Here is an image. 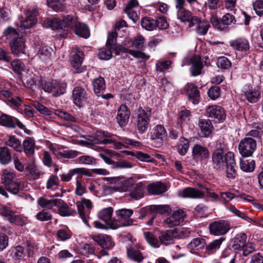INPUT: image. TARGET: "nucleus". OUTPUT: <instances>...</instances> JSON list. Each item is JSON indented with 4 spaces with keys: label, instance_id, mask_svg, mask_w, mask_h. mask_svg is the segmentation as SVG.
I'll return each mask as SVG.
<instances>
[{
    "label": "nucleus",
    "instance_id": "f257e3e1",
    "mask_svg": "<svg viewBox=\"0 0 263 263\" xmlns=\"http://www.w3.org/2000/svg\"><path fill=\"white\" fill-rule=\"evenodd\" d=\"M44 25L46 27L54 29H64L66 28L74 29L77 35L84 38H88L90 33L86 25L78 22L76 17L68 15L62 20L59 18L47 19L44 21Z\"/></svg>",
    "mask_w": 263,
    "mask_h": 263
},
{
    "label": "nucleus",
    "instance_id": "f03ea898",
    "mask_svg": "<svg viewBox=\"0 0 263 263\" xmlns=\"http://www.w3.org/2000/svg\"><path fill=\"white\" fill-rule=\"evenodd\" d=\"M124 46H118L116 49L124 53H128L137 59L148 60L150 57L139 50H143L145 46V39L141 35H138L133 41L126 39L124 43Z\"/></svg>",
    "mask_w": 263,
    "mask_h": 263
},
{
    "label": "nucleus",
    "instance_id": "7ed1b4c3",
    "mask_svg": "<svg viewBox=\"0 0 263 263\" xmlns=\"http://www.w3.org/2000/svg\"><path fill=\"white\" fill-rule=\"evenodd\" d=\"M144 189V186L142 182L135 183L133 179L130 178L124 181L120 191L128 192L129 197L133 200H137L143 197Z\"/></svg>",
    "mask_w": 263,
    "mask_h": 263
},
{
    "label": "nucleus",
    "instance_id": "20e7f679",
    "mask_svg": "<svg viewBox=\"0 0 263 263\" xmlns=\"http://www.w3.org/2000/svg\"><path fill=\"white\" fill-rule=\"evenodd\" d=\"M190 233L187 229L184 228H176L162 232L159 236L160 245L165 246L172 243L176 238H179L182 236H186Z\"/></svg>",
    "mask_w": 263,
    "mask_h": 263
},
{
    "label": "nucleus",
    "instance_id": "39448f33",
    "mask_svg": "<svg viewBox=\"0 0 263 263\" xmlns=\"http://www.w3.org/2000/svg\"><path fill=\"white\" fill-rule=\"evenodd\" d=\"M151 118V109L145 110L139 108L137 113L136 128L141 134L146 132Z\"/></svg>",
    "mask_w": 263,
    "mask_h": 263
},
{
    "label": "nucleus",
    "instance_id": "423d86ee",
    "mask_svg": "<svg viewBox=\"0 0 263 263\" xmlns=\"http://www.w3.org/2000/svg\"><path fill=\"white\" fill-rule=\"evenodd\" d=\"M238 148L242 157H251L256 148V141L253 138L246 137L240 141Z\"/></svg>",
    "mask_w": 263,
    "mask_h": 263
},
{
    "label": "nucleus",
    "instance_id": "0eeeda50",
    "mask_svg": "<svg viewBox=\"0 0 263 263\" xmlns=\"http://www.w3.org/2000/svg\"><path fill=\"white\" fill-rule=\"evenodd\" d=\"M190 64V71L192 76L196 77L202 73L203 65L200 56L195 55L191 58H184L182 62L181 66L183 67Z\"/></svg>",
    "mask_w": 263,
    "mask_h": 263
},
{
    "label": "nucleus",
    "instance_id": "6e6552de",
    "mask_svg": "<svg viewBox=\"0 0 263 263\" xmlns=\"http://www.w3.org/2000/svg\"><path fill=\"white\" fill-rule=\"evenodd\" d=\"M2 215L7 218L8 220L16 225L23 226L28 222L27 218L21 215H17L6 206H3L0 209Z\"/></svg>",
    "mask_w": 263,
    "mask_h": 263
},
{
    "label": "nucleus",
    "instance_id": "1a4fd4ad",
    "mask_svg": "<svg viewBox=\"0 0 263 263\" xmlns=\"http://www.w3.org/2000/svg\"><path fill=\"white\" fill-rule=\"evenodd\" d=\"M116 215L118 218V223L119 228L122 227H127L133 224L134 220L130 219V217L133 214V211L129 209H121L116 210Z\"/></svg>",
    "mask_w": 263,
    "mask_h": 263
},
{
    "label": "nucleus",
    "instance_id": "9d476101",
    "mask_svg": "<svg viewBox=\"0 0 263 263\" xmlns=\"http://www.w3.org/2000/svg\"><path fill=\"white\" fill-rule=\"evenodd\" d=\"M113 209L111 207L104 208L98 213L99 219L105 222L110 229L116 230L119 228L118 220L112 218Z\"/></svg>",
    "mask_w": 263,
    "mask_h": 263
},
{
    "label": "nucleus",
    "instance_id": "9b49d317",
    "mask_svg": "<svg viewBox=\"0 0 263 263\" xmlns=\"http://www.w3.org/2000/svg\"><path fill=\"white\" fill-rule=\"evenodd\" d=\"M77 206L79 214L86 225L90 228V225L87 222V217H88L89 210L92 207V203L89 199L82 198L81 201L77 202Z\"/></svg>",
    "mask_w": 263,
    "mask_h": 263
},
{
    "label": "nucleus",
    "instance_id": "f8f14e48",
    "mask_svg": "<svg viewBox=\"0 0 263 263\" xmlns=\"http://www.w3.org/2000/svg\"><path fill=\"white\" fill-rule=\"evenodd\" d=\"M210 233L215 236H220L226 234L230 229L229 223L223 220L215 221L209 225Z\"/></svg>",
    "mask_w": 263,
    "mask_h": 263
},
{
    "label": "nucleus",
    "instance_id": "ddd939ff",
    "mask_svg": "<svg viewBox=\"0 0 263 263\" xmlns=\"http://www.w3.org/2000/svg\"><path fill=\"white\" fill-rule=\"evenodd\" d=\"M226 164V174L227 178L234 179L237 176L235 170L236 163L234 159V154L231 152H228L224 156Z\"/></svg>",
    "mask_w": 263,
    "mask_h": 263
},
{
    "label": "nucleus",
    "instance_id": "4468645a",
    "mask_svg": "<svg viewBox=\"0 0 263 263\" xmlns=\"http://www.w3.org/2000/svg\"><path fill=\"white\" fill-rule=\"evenodd\" d=\"M0 125L9 128H14L17 125L21 129L25 128V125L17 118L5 114L0 116Z\"/></svg>",
    "mask_w": 263,
    "mask_h": 263
},
{
    "label": "nucleus",
    "instance_id": "2eb2a0df",
    "mask_svg": "<svg viewBox=\"0 0 263 263\" xmlns=\"http://www.w3.org/2000/svg\"><path fill=\"white\" fill-rule=\"evenodd\" d=\"M186 216L185 213L182 210L179 209L174 211L165 220L164 223L170 227L177 226L184 221Z\"/></svg>",
    "mask_w": 263,
    "mask_h": 263
},
{
    "label": "nucleus",
    "instance_id": "dca6fc26",
    "mask_svg": "<svg viewBox=\"0 0 263 263\" xmlns=\"http://www.w3.org/2000/svg\"><path fill=\"white\" fill-rule=\"evenodd\" d=\"M24 13L26 18L21 22L20 28L22 29H29L35 25L37 23L36 16L37 14V10L36 9L25 10Z\"/></svg>",
    "mask_w": 263,
    "mask_h": 263
},
{
    "label": "nucleus",
    "instance_id": "f3484780",
    "mask_svg": "<svg viewBox=\"0 0 263 263\" xmlns=\"http://www.w3.org/2000/svg\"><path fill=\"white\" fill-rule=\"evenodd\" d=\"M206 115L211 119L222 122L226 118L224 109L220 106L212 105L206 109Z\"/></svg>",
    "mask_w": 263,
    "mask_h": 263
},
{
    "label": "nucleus",
    "instance_id": "a211bd4d",
    "mask_svg": "<svg viewBox=\"0 0 263 263\" xmlns=\"http://www.w3.org/2000/svg\"><path fill=\"white\" fill-rule=\"evenodd\" d=\"M91 239L102 248L111 249L114 246V242L111 238L104 234H97L91 235Z\"/></svg>",
    "mask_w": 263,
    "mask_h": 263
},
{
    "label": "nucleus",
    "instance_id": "6ab92c4d",
    "mask_svg": "<svg viewBox=\"0 0 263 263\" xmlns=\"http://www.w3.org/2000/svg\"><path fill=\"white\" fill-rule=\"evenodd\" d=\"M229 44L233 49L243 53H246L250 49L249 42L246 38H236L230 41Z\"/></svg>",
    "mask_w": 263,
    "mask_h": 263
},
{
    "label": "nucleus",
    "instance_id": "aec40b11",
    "mask_svg": "<svg viewBox=\"0 0 263 263\" xmlns=\"http://www.w3.org/2000/svg\"><path fill=\"white\" fill-rule=\"evenodd\" d=\"M196 25L195 31L200 35H204L206 34L210 26L209 22L206 21H200L198 17L193 18L191 24H189L190 27Z\"/></svg>",
    "mask_w": 263,
    "mask_h": 263
},
{
    "label": "nucleus",
    "instance_id": "412c9836",
    "mask_svg": "<svg viewBox=\"0 0 263 263\" xmlns=\"http://www.w3.org/2000/svg\"><path fill=\"white\" fill-rule=\"evenodd\" d=\"M130 112L128 107L124 104L121 105L118 110L117 120L121 127L126 125L129 121Z\"/></svg>",
    "mask_w": 263,
    "mask_h": 263
},
{
    "label": "nucleus",
    "instance_id": "4be33fe9",
    "mask_svg": "<svg viewBox=\"0 0 263 263\" xmlns=\"http://www.w3.org/2000/svg\"><path fill=\"white\" fill-rule=\"evenodd\" d=\"M55 80H50L46 81L44 84H42L43 89L45 91L52 93L54 97H58L61 95L64 94L66 92V85L62 84L60 87V90L58 91L55 89L56 83H54Z\"/></svg>",
    "mask_w": 263,
    "mask_h": 263
},
{
    "label": "nucleus",
    "instance_id": "5701e85b",
    "mask_svg": "<svg viewBox=\"0 0 263 263\" xmlns=\"http://www.w3.org/2000/svg\"><path fill=\"white\" fill-rule=\"evenodd\" d=\"M189 100L194 104H197L200 100V92L197 88L193 84H187L184 87Z\"/></svg>",
    "mask_w": 263,
    "mask_h": 263
},
{
    "label": "nucleus",
    "instance_id": "b1692460",
    "mask_svg": "<svg viewBox=\"0 0 263 263\" xmlns=\"http://www.w3.org/2000/svg\"><path fill=\"white\" fill-rule=\"evenodd\" d=\"M198 126L200 129L199 134L201 137H209L214 129L211 121L209 119H199Z\"/></svg>",
    "mask_w": 263,
    "mask_h": 263
},
{
    "label": "nucleus",
    "instance_id": "393cba45",
    "mask_svg": "<svg viewBox=\"0 0 263 263\" xmlns=\"http://www.w3.org/2000/svg\"><path fill=\"white\" fill-rule=\"evenodd\" d=\"M166 136V131L164 126L161 125L155 126L151 133V139L159 143H163Z\"/></svg>",
    "mask_w": 263,
    "mask_h": 263
},
{
    "label": "nucleus",
    "instance_id": "a878e982",
    "mask_svg": "<svg viewBox=\"0 0 263 263\" xmlns=\"http://www.w3.org/2000/svg\"><path fill=\"white\" fill-rule=\"evenodd\" d=\"M138 6L137 0H130L124 8L125 12L134 23H136L139 19L138 14L135 10L138 8Z\"/></svg>",
    "mask_w": 263,
    "mask_h": 263
},
{
    "label": "nucleus",
    "instance_id": "bb28decb",
    "mask_svg": "<svg viewBox=\"0 0 263 263\" xmlns=\"http://www.w3.org/2000/svg\"><path fill=\"white\" fill-rule=\"evenodd\" d=\"M193 156L199 160H205L209 157L210 153L208 148L200 144H195L192 149Z\"/></svg>",
    "mask_w": 263,
    "mask_h": 263
},
{
    "label": "nucleus",
    "instance_id": "cd10ccee",
    "mask_svg": "<svg viewBox=\"0 0 263 263\" xmlns=\"http://www.w3.org/2000/svg\"><path fill=\"white\" fill-rule=\"evenodd\" d=\"M72 97L74 103L80 107L87 98L86 91L81 87H76L73 90Z\"/></svg>",
    "mask_w": 263,
    "mask_h": 263
},
{
    "label": "nucleus",
    "instance_id": "c85d7f7f",
    "mask_svg": "<svg viewBox=\"0 0 263 263\" xmlns=\"http://www.w3.org/2000/svg\"><path fill=\"white\" fill-rule=\"evenodd\" d=\"M12 53L18 56L21 54L25 53V46L24 41L21 37H17L15 40L11 41L10 43Z\"/></svg>",
    "mask_w": 263,
    "mask_h": 263
},
{
    "label": "nucleus",
    "instance_id": "c756f323",
    "mask_svg": "<svg viewBox=\"0 0 263 263\" xmlns=\"http://www.w3.org/2000/svg\"><path fill=\"white\" fill-rule=\"evenodd\" d=\"M178 196L183 198H202L204 193L192 187H186L178 193Z\"/></svg>",
    "mask_w": 263,
    "mask_h": 263
},
{
    "label": "nucleus",
    "instance_id": "7c9ffc66",
    "mask_svg": "<svg viewBox=\"0 0 263 263\" xmlns=\"http://www.w3.org/2000/svg\"><path fill=\"white\" fill-rule=\"evenodd\" d=\"M246 99L250 103L257 102L261 98V91L258 87L250 88L244 91Z\"/></svg>",
    "mask_w": 263,
    "mask_h": 263
},
{
    "label": "nucleus",
    "instance_id": "2f4dec72",
    "mask_svg": "<svg viewBox=\"0 0 263 263\" xmlns=\"http://www.w3.org/2000/svg\"><path fill=\"white\" fill-rule=\"evenodd\" d=\"M224 151L221 148L216 149L212 154V163L214 167L216 169L221 168L223 165Z\"/></svg>",
    "mask_w": 263,
    "mask_h": 263
},
{
    "label": "nucleus",
    "instance_id": "473e14b6",
    "mask_svg": "<svg viewBox=\"0 0 263 263\" xmlns=\"http://www.w3.org/2000/svg\"><path fill=\"white\" fill-rule=\"evenodd\" d=\"M94 92L98 96L104 92L106 88L104 79L102 77L94 79L92 82Z\"/></svg>",
    "mask_w": 263,
    "mask_h": 263
},
{
    "label": "nucleus",
    "instance_id": "72a5a7b5",
    "mask_svg": "<svg viewBox=\"0 0 263 263\" xmlns=\"http://www.w3.org/2000/svg\"><path fill=\"white\" fill-rule=\"evenodd\" d=\"M247 235L245 233L237 234L232 241V247L235 250H240L247 243Z\"/></svg>",
    "mask_w": 263,
    "mask_h": 263
},
{
    "label": "nucleus",
    "instance_id": "f704fd0d",
    "mask_svg": "<svg viewBox=\"0 0 263 263\" xmlns=\"http://www.w3.org/2000/svg\"><path fill=\"white\" fill-rule=\"evenodd\" d=\"M148 193L151 195H160L167 191L166 186L160 182H156L147 186Z\"/></svg>",
    "mask_w": 263,
    "mask_h": 263
},
{
    "label": "nucleus",
    "instance_id": "c9c22d12",
    "mask_svg": "<svg viewBox=\"0 0 263 263\" xmlns=\"http://www.w3.org/2000/svg\"><path fill=\"white\" fill-rule=\"evenodd\" d=\"M177 15V18L181 22H188L190 24H191L193 18L197 17L196 16L193 15L191 11L186 10L184 7H181L178 9Z\"/></svg>",
    "mask_w": 263,
    "mask_h": 263
},
{
    "label": "nucleus",
    "instance_id": "e433bc0d",
    "mask_svg": "<svg viewBox=\"0 0 263 263\" xmlns=\"http://www.w3.org/2000/svg\"><path fill=\"white\" fill-rule=\"evenodd\" d=\"M62 201L61 199H48L44 197H40L38 199V204L43 208L51 209L54 206H57L61 204Z\"/></svg>",
    "mask_w": 263,
    "mask_h": 263
},
{
    "label": "nucleus",
    "instance_id": "4c0bfd02",
    "mask_svg": "<svg viewBox=\"0 0 263 263\" xmlns=\"http://www.w3.org/2000/svg\"><path fill=\"white\" fill-rule=\"evenodd\" d=\"M5 144L17 152H21L23 151L20 141L14 136H8L5 139Z\"/></svg>",
    "mask_w": 263,
    "mask_h": 263
},
{
    "label": "nucleus",
    "instance_id": "58836bf2",
    "mask_svg": "<svg viewBox=\"0 0 263 263\" xmlns=\"http://www.w3.org/2000/svg\"><path fill=\"white\" fill-rule=\"evenodd\" d=\"M239 165L240 169L245 172L250 173L254 170L255 161L251 159H245L243 157L240 159Z\"/></svg>",
    "mask_w": 263,
    "mask_h": 263
},
{
    "label": "nucleus",
    "instance_id": "ea45409f",
    "mask_svg": "<svg viewBox=\"0 0 263 263\" xmlns=\"http://www.w3.org/2000/svg\"><path fill=\"white\" fill-rule=\"evenodd\" d=\"M15 172L12 169L7 168L3 171L1 176L2 183L5 186L13 182L15 177Z\"/></svg>",
    "mask_w": 263,
    "mask_h": 263
},
{
    "label": "nucleus",
    "instance_id": "a19ab883",
    "mask_svg": "<svg viewBox=\"0 0 263 263\" xmlns=\"http://www.w3.org/2000/svg\"><path fill=\"white\" fill-rule=\"evenodd\" d=\"M35 141L31 138H27L24 140L23 143V149L26 155L28 156H31L34 153Z\"/></svg>",
    "mask_w": 263,
    "mask_h": 263
},
{
    "label": "nucleus",
    "instance_id": "79ce46f5",
    "mask_svg": "<svg viewBox=\"0 0 263 263\" xmlns=\"http://www.w3.org/2000/svg\"><path fill=\"white\" fill-rule=\"evenodd\" d=\"M126 248L127 254L130 259L137 262H140L143 259V256L140 252L134 247L131 246L130 243H128Z\"/></svg>",
    "mask_w": 263,
    "mask_h": 263
},
{
    "label": "nucleus",
    "instance_id": "37998d69",
    "mask_svg": "<svg viewBox=\"0 0 263 263\" xmlns=\"http://www.w3.org/2000/svg\"><path fill=\"white\" fill-rule=\"evenodd\" d=\"M7 104L12 108L16 110L18 112L23 114L22 105H24L23 100L18 97H12L7 101Z\"/></svg>",
    "mask_w": 263,
    "mask_h": 263
},
{
    "label": "nucleus",
    "instance_id": "c03bdc74",
    "mask_svg": "<svg viewBox=\"0 0 263 263\" xmlns=\"http://www.w3.org/2000/svg\"><path fill=\"white\" fill-rule=\"evenodd\" d=\"M205 247V242L203 239L200 238L193 239L188 245L187 248L193 253H196V251L203 248Z\"/></svg>",
    "mask_w": 263,
    "mask_h": 263
},
{
    "label": "nucleus",
    "instance_id": "a18cd8bd",
    "mask_svg": "<svg viewBox=\"0 0 263 263\" xmlns=\"http://www.w3.org/2000/svg\"><path fill=\"white\" fill-rule=\"evenodd\" d=\"M121 142H116L115 140V142H113L114 144V147L116 149H121L123 147L126 148L129 145H134L135 146H137L139 145L140 142L136 141H134L130 139H128L126 138H121Z\"/></svg>",
    "mask_w": 263,
    "mask_h": 263
},
{
    "label": "nucleus",
    "instance_id": "49530a36",
    "mask_svg": "<svg viewBox=\"0 0 263 263\" xmlns=\"http://www.w3.org/2000/svg\"><path fill=\"white\" fill-rule=\"evenodd\" d=\"M7 255L14 259L22 258L25 256L24 248L21 246L12 248L8 251Z\"/></svg>",
    "mask_w": 263,
    "mask_h": 263
},
{
    "label": "nucleus",
    "instance_id": "de8ad7c7",
    "mask_svg": "<svg viewBox=\"0 0 263 263\" xmlns=\"http://www.w3.org/2000/svg\"><path fill=\"white\" fill-rule=\"evenodd\" d=\"M79 253L85 257H88L95 252V248L91 245L87 243H81L78 247Z\"/></svg>",
    "mask_w": 263,
    "mask_h": 263
},
{
    "label": "nucleus",
    "instance_id": "09e8293b",
    "mask_svg": "<svg viewBox=\"0 0 263 263\" xmlns=\"http://www.w3.org/2000/svg\"><path fill=\"white\" fill-rule=\"evenodd\" d=\"M12 160L9 149L6 147H0V162L3 165L9 164Z\"/></svg>",
    "mask_w": 263,
    "mask_h": 263
},
{
    "label": "nucleus",
    "instance_id": "8fccbe9b",
    "mask_svg": "<svg viewBox=\"0 0 263 263\" xmlns=\"http://www.w3.org/2000/svg\"><path fill=\"white\" fill-rule=\"evenodd\" d=\"M48 7L55 11H62L65 8V4L63 0H47Z\"/></svg>",
    "mask_w": 263,
    "mask_h": 263
},
{
    "label": "nucleus",
    "instance_id": "3c124183",
    "mask_svg": "<svg viewBox=\"0 0 263 263\" xmlns=\"http://www.w3.org/2000/svg\"><path fill=\"white\" fill-rule=\"evenodd\" d=\"M144 235L147 242L152 247L158 248L160 246L159 240L157 238L152 232L149 231L144 232Z\"/></svg>",
    "mask_w": 263,
    "mask_h": 263
},
{
    "label": "nucleus",
    "instance_id": "603ef678",
    "mask_svg": "<svg viewBox=\"0 0 263 263\" xmlns=\"http://www.w3.org/2000/svg\"><path fill=\"white\" fill-rule=\"evenodd\" d=\"M141 24L143 28L148 31L153 30L157 27L156 21L150 17L143 18L141 22Z\"/></svg>",
    "mask_w": 263,
    "mask_h": 263
},
{
    "label": "nucleus",
    "instance_id": "864d4df0",
    "mask_svg": "<svg viewBox=\"0 0 263 263\" xmlns=\"http://www.w3.org/2000/svg\"><path fill=\"white\" fill-rule=\"evenodd\" d=\"M52 49L43 44L39 48V54L40 59L43 60H46L50 58L51 55Z\"/></svg>",
    "mask_w": 263,
    "mask_h": 263
},
{
    "label": "nucleus",
    "instance_id": "5fc2aeb1",
    "mask_svg": "<svg viewBox=\"0 0 263 263\" xmlns=\"http://www.w3.org/2000/svg\"><path fill=\"white\" fill-rule=\"evenodd\" d=\"M189 147V141L182 137L180 139L177 145V150L178 153L182 156L185 155Z\"/></svg>",
    "mask_w": 263,
    "mask_h": 263
},
{
    "label": "nucleus",
    "instance_id": "6e6d98bb",
    "mask_svg": "<svg viewBox=\"0 0 263 263\" xmlns=\"http://www.w3.org/2000/svg\"><path fill=\"white\" fill-rule=\"evenodd\" d=\"M6 187L10 193L16 194L24 188V185L21 181H13L9 183V185H6Z\"/></svg>",
    "mask_w": 263,
    "mask_h": 263
},
{
    "label": "nucleus",
    "instance_id": "4d7b16f0",
    "mask_svg": "<svg viewBox=\"0 0 263 263\" xmlns=\"http://www.w3.org/2000/svg\"><path fill=\"white\" fill-rule=\"evenodd\" d=\"M54 114L60 118L68 122H77L76 118L67 112L63 111L60 109H55Z\"/></svg>",
    "mask_w": 263,
    "mask_h": 263
},
{
    "label": "nucleus",
    "instance_id": "13d9d810",
    "mask_svg": "<svg viewBox=\"0 0 263 263\" xmlns=\"http://www.w3.org/2000/svg\"><path fill=\"white\" fill-rule=\"evenodd\" d=\"M117 36V34L115 32H112L109 33L106 42V46L107 47H110L114 49L115 51L116 52V54H118L120 51L119 50H117L116 49V48L118 46V45H115ZM119 45H118V46Z\"/></svg>",
    "mask_w": 263,
    "mask_h": 263
},
{
    "label": "nucleus",
    "instance_id": "bf43d9fd",
    "mask_svg": "<svg viewBox=\"0 0 263 263\" xmlns=\"http://www.w3.org/2000/svg\"><path fill=\"white\" fill-rule=\"evenodd\" d=\"M59 179L57 176L51 175L47 181L46 188L55 191L59 185Z\"/></svg>",
    "mask_w": 263,
    "mask_h": 263
},
{
    "label": "nucleus",
    "instance_id": "052dcab7",
    "mask_svg": "<svg viewBox=\"0 0 263 263\" xmlns=\"http://www.w3.org/2000/svg\"><path fill=\"white\" fill-rule=\"evenodd\" d=\"M149 209L151 213L162 214L168 212L170 206L167 205H151Z\"/></svg>",
    "mask_w": 263,
    "mask_h": 263
},
{
    "label": "nucleus",
    "instance_id": "680f3d73",
    "mask_svg": "<svg viewBox=\"0 0 263 263\" xmlns=\"http://www.w3.org/2000/svg\"><path fill=\"white\" fill-rule=\"evenodd\" d=\"M223 240V239L222 238H220L218 239H215L212 242L210 243L206 248L208 253L209 254H211L218 250L220 248Z\"/></svg>",
    "mask_w": 263,
    "mask_h": 263
},
{
    "label": "nucleus",
    "instance_id": "e2e57ef3",
    "mask_svg": "<svg viewBox=\"0 0 263 263\" xmlns=\"http://www.w3.org/2000/svg\"><path fill=\"white\" fill-rule=\"evenodd\" d=\"M83 53L79 51L73 55L71 63L72 66L78 69L82 63V57Z\"/></svg>",
    "mask_w": 263,
    "mask_h": 263
},
{
    "label": "nucleus",
    "instance_id": "0e129e2a",
    "mask_svg": "<svg viewBox=\"0 0 263 263\" xmlns=\"http://www.w3.org/2000/svg\"><path fill=\"white\" fill-rule=\"evenodd\" d=\"M26 170H27L31 175L37 178H39L41 175L44 174L37 167L34 162L28 164L26 167Z\"/></svg>",
    "mask_w": 263,
    "mask_h": 263
},
{
    "label": "nucleus",
    "instance_id": "69168bd1",
    "mask_svg": "<svg viewBox=\"0 0 263 263\" xmlns=\"http://www.w3.org/2000/svg\"><path fill=\"white\" fill-rule=\"evenodd\" d=\"M217 65L221 69H227L231 67V62L226 57H221L217 60Z\"/></svg>",
    "mask_w": 263,
    "mask_h": 263
},
{
    "label": "nucleus",
    "instance_id": "338daca9",
    "mask_svg": "<svg viewBox=\"0 0 263 263\" xmlns=\"http://www.w3.org/2000/svg\"><path fill=\"white\" fill-rule=\"evenodd\" d=\"M112 49L113 48L110 47H107L106 49H102L98 54L99 58L104 60H109L112 56Z\"/></svg>",
    "mask_w": 263,
    "mask_h": 263
},
{
    "label": "nucleus",
    "instance_id": "774afa93",
    "mask_svg": "<svg viewBox=\"0 0 263 263\" xmlns=\"http://www.w3.org/2000/svg\"><path fill=\"white\" fill-rule=\"evenodd\" d=\"M77 162L79 164H83L86 165H91L96 163V159L88 155H84L79 157Z\"/></svg>",
    "mask_w": 263,
    "mask_h": 263
}]
</instances>
